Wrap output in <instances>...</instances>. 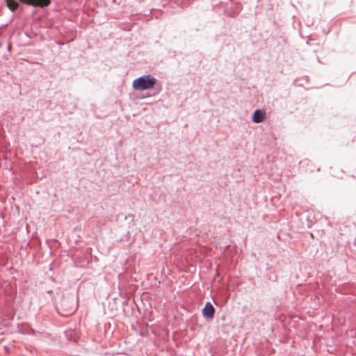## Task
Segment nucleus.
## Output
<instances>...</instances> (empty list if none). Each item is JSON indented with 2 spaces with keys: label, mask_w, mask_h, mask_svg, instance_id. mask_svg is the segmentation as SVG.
Segmentation results:
<instances>
[{
  "label": "nucleus",
  "mask_w": 356,
  "mask_h": 356,
  "mask_svg": "<svg viewBox=\"0 0 356 356\" xmlns=\"http://www.w3.org/2000/svg\"><path fill=\"white\" fill-rule=\"evenodd\" d=\"M77 307L75 296L72 293H68L63 296L58 313L63 316H70L76 311Z\"/></svg>",
  "instance_id": "1"
},
{
  "label": "nucleus",
  "mask_w": 356,
  "mask_h": 356,
  "mask_svg": "<svg viewBox=\"0 0 356 356\" xmlns=\"http://www.w3.org/2000/svg\"><path fill=\"white\" fill-rule=\"evenodd\" d=\"M156 79L150 75L140 76L132 83V86L137 90H145L152 88L156 84Z\"/></svg>",
  "instance_id": "2"
},
{
  "label": "nucleus",
  "mask_w": 356,
  "mask_h": 356,
  "mask_svg": "<svg viewBox=\"0 0 356 356\" xmlns=\"http://www.w3.org/2000/svg\"><path fill=\"white\" fill-rule=\"evenodd\" d=\"M21 3L30 6L34 8L40 7L45 8L47 7L51 3V0H19Z\"/></svg>",
  "instance_id": "3"
},
{
  "label": "nucleus",
  "mask_w": 356,
  "mask_h": 356,
  "mask_svg": "<svg viewBox=\"0 0 356 356\" xmlns=\"http://www.w3.org/2000/svg\"><path fill=\"white\" fill-rule=\"evenodd\" d=\"M203 315L206 317L213 318L215 313V309L210 302H207L203 309Z\"/></svg>",
  "instance_id": "4"
},
{
  "label": "nucleus",
  "mask_w": 356,
  "mask_h": 356,
  "mask_svg": "<svg viewBox=\"0 0 356 356\" xmlns=\"http://www.w3.org/2000/svg\"><path fill=\"white\" fill-rule=\"evenodd\" d=\"M266 113L261 110H256L252 116V121L255 123L261 122L265 118Z\"/></svg>",
  "instance_id": "5"
},
{
  "label": "nucleus",
  "mask_w": 356,
  "mask_h": 356,
  "mask_svg": "<svg viewBox=\"0 0 356 356\" xmlns=\"http://www.w3.org/2000/svg\"><path fill=\"white\" fill-rule=\"evenodd\" d=\"M19 3L21 2L19 0H6V6L12 12H15L19 8Z\"/></svg>",
  "instance_id": "6"
},
{
  "label": "nucleus",
  "mask_w": 356,
  "mask_h": 356,
  "mask_svg": "<svg viewBox=\"0 0 356 356\" xmlns=\"http://www.w3.org/2000/svg\"><path fill=\"white\" fill-rule=\"evenodd\" d=\"M65 334L66 338L69 341H74V338L73 337L72 331L65 332Z\"/></svg>",
  "instance_id": "7"
},
{
  "label": "nucleus",
  "mask_w": 356,
  "mask_h": 356,
  "mask_svg": "<svg viewBox=\"0 0 356 356\" xmlns=\"http://www.w3.org/2000/svg\"><path fill=\"white\" fill-rule=\"evenodd\" d=\"M11 48H12V44H11V43H9V44H8V50L9 51H11Z\"/></svg>",
  "instance_id": "8"
},
{
  "label": "nucleus",
  "mask_w": 356,
  "mask_h": 356,
  "mask_svg": "<svg viewBox=\"0 0 356 356\" xmlns=\"http://www.w3.org/2000/svg\"><path fill=\"white\" fill-rule=\"evenodd\" d=\"M57 44H58V45H60V46H61V45H63V44H64V42H60V41H58V42H57Z\"/></svg>",
  "instance_id": "9"
},
{
  "label": "nucleus",
  "mask_w": 356,
  "mask_h": 356,
  "mask_svg": "<svg viewBox=\"0 0 356 356\" xmlns=\"http://www.w3.org/2000/svg\"><path fill=\"white\" fill-rule=\"evenodd\" d=\"M2 46V43L0 42V48Z\"/></svg>",
  "instance_id": "10"
}]
</instances>
